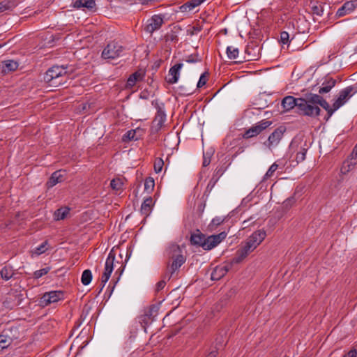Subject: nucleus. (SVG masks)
<instances>
[{
  "instance_id": "nucleus-4",
  "label": "nucleus",
  "mask_w": 357,
  "mask_h": 357,
  "mask_svg": "<svg viewBox=\"0 0 357 357\" xmlns=\"http://www.w3.org/2000/svg\"><path fill=\"white\" fill-rule=\"evenodd\" d=\"M169 255L172 259V262L170 265V271L171 273L173 274L185 263L186 259L183 255L180 247L175 244L169 246Z\"/></svg>"
},
{
  "instance_id": "nucleus-42",
  "label": "nucleus",
  "mask_w": 357,
  "mask_h": 357,
  "mask_svg": "<svg viewBox=\"0 0 357 357\" xmlns=\"http://www.w3.org/2000/svg\"><path fill=\"white\" fill-rule=\"evenodd\" d=\"M50 271L49 268H44L40 270H38L33 273V277L36 279L41 278L42 276L46 275Z\"/></svg>"
},
{
  "instance_id": "nucleus-14",
  "label": "nucleus",
  "mask_w": 357,
  "mask_h": 357,
  "mask_svg": "<svg viewBox=\"0 0 357 357\" xmlns=\"http://www.w3.org/2000/svg\"><path fill=\"white\" fill-rule=\"evenodd\" d=\"M166 120V115L162 110L158 111L151 125V129L153 132H158L163 126Z\"/></svg>"
},
{
  "instance_id": "nucleus-51",
  "label": "nucleus",
  "mask_w": 357,
  "mask_h": 357,
  "mask_svg": "<svg viewBox=\"0 0 357 357\" xmlns=\"http://www.w3.org/2000/svg\"><path fill=\"white\" fill-rule=\"evenodd\" d=\"M190 2L192 4L194 8L200 5L197 0H190Z\"/></svg>"
},
{
  "instance_id": "nucleus-24",
  "label": "nucleus",
  "mask_w": 357,
  "mask_h": 357,
  "mask_svg": "<svg viewBox=\"0 0 357 357\" xmlns=\"http://www.w3.org/2000/svg\"><path fill=\"white\" fill-rule=\"evenodd\" d=\"M144 73L142 72H135L132 74L127 81V87L132 88L137 82L142 80L144 77Z\"/></svg>"
},
{
  "instance_id": "nucleus-30",
  "label": "nucleus",
  "mask_w": 357,
  "mask_h": 357,
  "mask_svg": "<svg viewBox=\"0 0 357 357\" xmlns=\"http://www.w3.org/2000/svg\"><path fill=\"white\" fill-rule=\"evenodd\" d=\"M1 278L5 280H10L14 275V271L10 266H5L0 272Z\"/></svg>"
},
{
  "instance_id": "nucleus-13",
  "label": "nucleus",
  "mask_w": 357,
  "mask_h": 357,
  "mask_svg": "<svg viewBox=\"0 0 357 357\" xmlns=\"http://www.w3.org/2000/svg\"><path fill=\"white\" fill-rule=\"evenodd\" d=\"M183 66V63H176L169 69L168 75L166 77V81L169 84H173L178 81L180 70H181Z\"/></svg>"
},
{
  "instance_id": "nucleus-15",
  "label": "nucleus",
  "mask_w": 357,
  "mask_h": 357,
  "mask_svg": "<svg viewBox=\"0 0 357 357\" xmlns=\"http://www.w3.org/2000/svg\"><path fill=\"white\" fill-rule=\"evenodd\" d=\"M311 101L314 102L317 106L320 105L325 109L328 112V118L331 117L333 112L337 110L335 109L333 106L331 107L329 104L319 95L315 94V96H312Z\"/></svg>"
},
{
  "instance_id": "nucleus-49",
  "label": "nucleus",
  "mask_w": 357,
  "mask_h": 357,
  "mask_svg": "<svg viewBox=\"0 0 357 357\" xmlns=\"http://www.w3.org/2000/svg\"><path fill=\"white\" fill-rule=\"evenodd\" d=\"M351 159L355 160V162H357V147L356 146L351 155Z\"/></svg>"
},
{
  "instance_id": "nucleus-5",
  "label": "nucleus",
  "mask_w": 357,
  "mask_h": 357,
  "mask_svg": "<svg viewBox=\"0 0 357 357\" xmlns=\"http://www.w3.org/2000/svg\"><path fill=\"white\" fill-rule=\"evenodd\" d=\"M357 93V85L347 86L341 90L333 102L335 109H338L344 105L354 94Z\"/></svg>"
},
{
  "instance_id": "nucleus-18",
  "label": "nucleus",
  "mask_w": 357,
  "mask_h": 357,
  "mask_svg": "<svg viewBox=\"0 0 357 357\" xmlns=\"http://www.w3.org/2000/svg\"><path fill=\"white\" fill-rule=\"evenodd\" d=\"M247 59L249 61H255L260 57V47L255 46H248L245 50Z\"/></svg>"
},
{
  "instance_id": "nucleus-16",
  "label": "nucleus",
  "mask_w": 357,
  "mask_h": 357,
  "mask_svg": "<svg viewBox=\"0 0 357 357\" xmlns=\"http://www.w3.org/2000/svg\"><path fill=\"white\" fill-rule=\"evenodd\" d=\"M228 267L226 265L217 266L213 270L211 278L212 280H219L224 277L228 272Z\"/></svg>"
},
{
  "instance_id": "nucleus-20",
  "label": "nucleus",
  "mask_w": 357,
  "mask_h": 357,
  "mask_svg": "<svg viewBox=\"0 0 357 357\" xmlns=\"http://www.w3.org/2000/svg\"><path fill=\"white\" fill-rule=\"evenodd\" d=\"M154 202L151 197H148L146 199H144L143 203L141 206V213L144 215L145 216H148L151 211L152 208L153 206Z\"/></svg>"
},
{
  "instance_id": "nucleus-52",
  "label": "nucleus",
  "mask_w": 357,
  "mask_h": 357,
  "mask_svg": "<svg viewBox=\"0 0 357 357\" xmlns=\"http://www.w3.org/2000/svg\"><path fill=\"white\" fill-rule=\"evenodd\" d=\"M190 2L192 4L194 8L200 5L197 0H190Z\"/></svg>"
},
{
  "instance_id": "nucleus-32",
  "label": "nucleus",
  "mask_w": 357,
  "mask_h": 357,
  "mask_svg": "<svg viewBox=\"0 0 357 357\" xmlns=\"http://www.w3.org/2000/svg\"><path fill=\"white\" fill-rule=\"evenodd\" d=\"M239 51L237 47L234 46H228L227 47V55L228 59L233 60L237 59L238 56Z\"/></svg>"
},
{
  "instance_id": "nucleus-38",
  "label": "nucleus",
  "mask_w": 357,
  "mask_h": 357,
  "mask_svg": "<svg viewBox=\"0 0 357 357\" xmlns=\"http://www.w3.org/2000/svg\"><path fill=\"white\" fill-rule=\"evenodd\" d=\"M278 167V165L276 164V162H274L271 165L266 173L265 174L264 176V180H268V178H271L275 172L277 170Z\"/></svg>"
},
{
  "instance_id": "nucleus-29",
  "label": "nucleus",
  "mask_w": 357,
  "mask_h": 357,
  "mask_svg": "<svg viewBox=\"0 0 357 357\" xmlns=\"http://www.w3.org/2000/svg\"><path fill=\"white\" fill-rule=\"evenodd\" d=\"M225 218L223 217H215L214 218L210 224L208 225L207 229L208 231L212 232L215 231L217 227L220 225L225 221Z\"/></svg>"
},
{
  "instance_id": "nucleus-44",
  "label": "nucleus",
  "mask_w": 357,
  "mask_h": 357,
  "mask_svg": "<svg viewBox=\"0 0 357 357\" xmlns=\"http://www.w3.org/2000/svg\"><path fill=\"white\" fill-rule=\"evenodd\" d=\"M289 35L287 31H282L280 33V42L283 44H288L289 41Z\"/></svg>"
},
{
  "instance_id": "nucleus-37",
  "label": "nucleus",
  "mask_w": 357,
  "mask_h": 357,
  "mask_svg": "<svg viewBox=\"0 0 357 357\" xmlns=\"http://www.w3.org/2000/svg\"><path fill=\"white\" fill-rule=\"evenodd\" d=\"M155 186V181L152 177H148L144 181V190L148 192L153 191Z\"/></svg>"
},
{
  "instance_id": "nucleus-1",
  "label": "nucleus",
  "mask_w": 357,
  "mask_h": 357,
  "mask_svg": "<svg viewBox=\"0 0 357 357\" xmlns=\"http://www.w3.org/2000/svg\"><path fill=\"white\" fill-rule=\"evenodd\" d=\"M266 234L264 230L253 232L243 243L241 248L236 252L233 262H241L250 253L253 252L264 240Z\"/></svg>"
},
{
  "instance_id": "nucleus-53",
  "label": "nucleus",
  "mask_w": 357,
  "mask_h": 357,
  "mask_svg": "<svg viewBox=\"0 0 357 357\" xmlns=\"http://www.w3.org/2000/svg\"><path fill=\"white\" fill-rule=\"evenodd\" d=\"M217 351H212L208 354V355L206 357H216Z\"/></svg>"
},
{
  "instance_id": "nucleus-54",
  "label": "nucleus",
  "mask_w": 357,
  "mask_h": 357,
  "mask_svg": "<svg viewBox=\"0 0 357 357\" xmlns=\"http://www.w3.org/2000/svg\"><path fill=\"white\" fill-rule=\"evenodd\" d=\"M146 319H149V314H144V316L143 317L142 321H145L146 320Z\"/></svg>"
},
{
  "instance_id": "nucleus-3",
  "label": "nucleus",
  "mask_w": 357,
  "mask_h": 357,
  "mask_svg": "<svg viewBox=\"0 0 357 357\" xmlns=\"http://www.w3.org/2000/svg\"><path fill=\"white\" fill-rule=\"evenodd\" d=\"M66 70L62 66H53L44 75V80L51 86H58L63 84Z\"/></svg>"
},
{
  "instance_id": "nucleus-8",
  "label": "nucleus",
  "mask_w": 357,
  "mask_h": 357,
  "mask_svg": "<svg viewBox=\"0 0 357 357\" xmlns=\"http://www.w3.org/2000/svg\"><path fill=\"white\" fill-rule=\"evenodd\" d=\"M271 124L272 122L271 121L262 120L247 130L243 134V137L245 139H248L257 136Z\"/></svg>"
},
{
  "instance_id": "nucleus-56",
  "label": "nucleus",
  "mask_w": 357,
  "mask_h": 357,
  "mask_svg": "<svg viewBox=\"0 0 357 357\" xmlns=\"http://www.w3.org/2000/svg\"><path fill=\"white\" fill-rule=\"evenodd\" d=\"M197 1H198V2L199 3L200 5L204 3L203 0H197Z\"/></svg>"
},
{
  "instance_id": "nucleus-47",
  "label": "nucleus",
  "mask_w": 357,
  "mask_h": 357,
  "mask_svg": "<svg viewBox=\"0 0 357 357\" xmlns=\"http://www.w3.org/2000/svg\"><path fill=\"white\" fill-rule=\"evenodd\" d=\"M188 63H196L200 61L197 55H190L186 59Z\"/></svg>"
},
{
  "instance_id": "nucleus-22",
  "label": "nucleus",
  "mask_w": 357,
  "mask_h": 357,
  "mask_svg": "<svg viewBox=\"0 0 357 357\" xmlns=\"http://www.w3.org/2000/svg\"><path fill=\"white\" fill-rule=\"evenodd\" d=\"M96 6L94 0H76L73 6L76 8H87L89 10L93 9Z\"/></svg>"
},
{
  "instance_id": "nucleus-17",
  "label": "nucleus",
  "mask_w": 357,
  "mask_h": 357,
  "mask_svg": "<svg viewBox=\"0 0 357 357\" xmlns=\"http://www.w3.org/2000/svg\"><path fill=\"white\" fill-rule=\"evenodd\" d=\"M64 176H65L64 171L59 170V171L54 172L52 174L49 181L47 183L48 187L52 188V187L54 186L56 184L61 183V181H63Z\"/></svg>"
},
{
  "instance_id": "nucleus-33",
  "label": "nucleus",
  "mask_w": 357,
  "mask_h": 357,
  "mask_svg": "<svg viewBox=\"0 0 357 357\" xmlns=\"http://www.w3.org/2000/svg\"><path fill=\"white\" fill-rule=\"evenodd\" d=\"M48 242L47 241H44L41 245L34 248L32 251V255L39 256L41 254L44 253L47 250Z\"/></svg>"
},
{
  "instance_id": "nucleus-12",
  "label": "nucleus",
  "mask_w": 357,
  "mask_h": 357,
  "mask_svg": "<svg viewBox=\"0 0 357 357\" xmlns=\"http://www.w3.org/2000/svg\"><path fill=\"white\" fill-rule=\"evenodd\" d=\"M164 22L163 17L160 15H155L149 19L146 22L145 30L146 32L152 33L158 30Z\"/></svg>"
},
{
  "instance_id": "nucleus-7",
  "label": "nucleus",
  "mask_w": 357,
  "mask_h": 357,
  "mask_svg": "<svg viewBox=\"0 0 357 357\" xmlns=\"http://www.w3.org/2000/svg\"><path fill=\"white\" fill-rule=\"evenodd\" d=\"M114 254L112 251H111L107 258L106 259L104 271L101 276L100 279V284L102 286L101 289L105 287L107 281L109 280L111 274L114 270Z\"/></svg>"
},
{
  "instance_id": "nucleus-23",
  "label": "nucleus",
  "mask_w": 357,
  "mask_h": 357,
  "mask_svg": "<svg viewBox=\"0 0 357 357\" xmlns=\"http://www.w3.org/2000/svg\"><path fill=\"white\" fill-rule=\"evenodd\" d=\"M18 68V63L13 60H7L2 63V71L8 73L15 70Z\"/></svg>"
},
{
  "instance_id": "nucleus-21",
  "label": "nucleus",
  "mask_w": 357,
  "mask_h": 357,
  "mask_svg": "<svg viewBox=\"0 0 357 357\" xmlns=\"http://www.w3.org/2000/svg\"><path fill=\"white\" fill-rule=\"evenodd\" d=\"M355 9L354 3L352 1H347L343 4L337 11V15L339 17L344 16L351 13Z\"/></svg>"
},
{
  "instance_id": "nucleus-26",
  "label": "nucleus",
  "mask_w": 357,
  "mask_h": 357,
  "mask_svg": "<svg viewBox=\"0 0 357 357\" xmlns=\"http://www.w3.org/2000/svg\"><path fill=\"white\" fill-rule=\"evenodd\" d=\"M124 181V178L116 177L111 181L110 186L114 190L119 192L123 189Z\"/></svg>"
},
{
  "instance_id": "nucleus-35",
  "label": "nucleus",
  "mask_w": 357,
  "mask_h": 357,
  "mask_svg": "<svg viewBox=\"0 0 357 357\" xmlns=\"http://www.w3.org/2000/svg\"><path fill=\"white\" fill-rule=\"evenodd\" d=\"M12 342V339L7 335H0V349L7 348Z\"/></svg>"
},
{
  "instance_id": "nucleus-48",
  "label": "nucleus",
  "mask_w": 357,
  "mask_h": 357,
  "mask_svg": "<svg viewBox=\"0 0 357 357\" xmlns=\"http://www.w3.org/2000/svg\"><path fill=\"white\" fill-rule=\"evenodd\" d=\"M342 357H357V351L355 349H351Z\"/></svg>"
},
{
  "instance_id": "nucleus-9",
  "label": "nucleus",
  "mask_w": 357,
  "mask_h": 357,
  "mask_svg": "<svg viewBox=\"0 0 357 357\" xmlns=\"http://www.w3.org/2000/svg\"><path fill=\"white\" fill-rule=\"evenodd\" d=\"M284 129L282 127L278 128L269 135L268 139L264 143L269 150L275 148L280 142Z\"/></svg>"
},
{
  "instance_id": "nucleus-31",
  "label": "nucleus",
  "mask_w": 357,
  "mask_h": 357,
  "mask_svg": "<svg viewBox=\"0 0 357 357\" xmlns=\"http://www.w3.org/2000/svg\"><path fill=\"white\" fill-rule=\"evenodd\" d=\"M69 213V208L67 207L60 208L54 212V219L56 220H63Z\"/></svg>"
},
{
  "instance_id": "nucleus-36",
  "label": "nucleus",
  "mask_w": 357,
  "mask_h": 357,
  "mask_svg": "<svg viewBox=\"0 0 357 357\" xmlns=\"http://www.w3.org/2000/svg\"><path fill=\"white\" fill-rule=\"evenodd\" d=\"M204 239V236L201 234H192L190 238L192 244L201 245L202 248Z\"/></svg>"
},
{
  "instance_id": "nucleus-40",
  "label": "nucleus",
  "mask_w": 357,
  "mask_h": 357,
  "mask_svg": "<svg viewBox=\"0 0 357 357\" xmlns=\"http://www.w3.org/2000/svg\"><path fill=\"white\" fill-rule=\"evenodd\" d=\"M307 149L305 148L301 147L300 151H298L296 155V160L297 162H303L305 159Z\"/></svg>"
},
{
  "instance_id": "nucleus-27",
  "label": "nucleus",
  "mask_w": 357,
  "mask_h": 357,
  "mask_svg": "<svg viewBox=\"0 0 357 357\" xmlns=\"http://www.w3.org/2000/svg\"><path fill=\"white\" fill-rule=\"evenodd\" d=\"M357 162H355V160L349 158L344 162L341 169L340 172L343 174H346L348 172H349L356 165Z\"/></svg>"
},
{
  "instance_id": "nucleus-11",
  "label": "nucleus",
  "mask_w": 357,
  "mask_h": 357,
  "mask_svg": "<svg viewBox=\"0 0 357 357\" xmlns=\"http://www.w3.org/2000/svg\"><path fill=\"white\" fill-rule=\"evenodd\" d=\"M63 292L62 291H52L46 292L41 298V303L45 305L58 302L63 299Z\"/></svg>"
},
{
  "instance_id": "nucleus-10",
  "label": "nucleus",
  "mask_w": 357,
  "mask_h": 357,
  "mask_svg": "<svg viewBox=\"0 0 357 357\" xmlns=\"http://www.w3.org/2000/svg\"><path fill=\"white\" fill-rule=\"evenodd\" d=\"M226 236L227 234L225 231L208 236L204 241L203 248L208 250L213 249L222 242Z\"/></svg>"
},
{
  "instance_id": "nucleus-39",
  "label": "nucleus",
  "mask_w": 357,
  "mask_h": 357,
  "mask_svg": "<svg viewBox=\"0 0 357 357\" xmlns=\"http://www.w3.org/2000/svg\"><path fill=\"white\" fill-rule=\"evenodd\" d=\"M164 161L162 158H158L155 160L153 167L155 173H160L162 171Z\"/></svg>"
},
{
  "instance_id": "nucleus-6",
  "label": "nucleus",
  "mask_w": 357,
  "mask_h": 357,
  "mask_svg": "<svg viewBox=\"0 0 357 357\" xmlns=\"http://www.w3.org/2000/svg\"><path fill=\"white\" fill-rule=\"evenodd\" d=\"M123 47L116 42L109 43L103 50L102 56L105 59H114L123 52Z\"/></svg>"
},
{
  "instance_id": "nucleus-41",
  "label": "nucleus",
  "mask_w": 357,
  "mask_h": 357,
  "mask_svg": "<svg viewBox=\"0 0 357 357\" xmlns=\"http://www.w3.org/2000/svg\"><path fill=\"white\" fill-rule=\"evenodd\" d=\"M194 9V7L192 4L191 3L190 1H188L185 3L183 4L179 7V10L182 13H187L192 10Z\"/></svg>"
},
{
  "instance_id": "nucleus-59",
  "label": "nucleus",
  "mask_w": 357,
  "mask_h": 357,
  "mask_svg": "<svg viewBox=\"0 0 357 357\" xmlns=\"http://www.w3.org/2000/svg\"><path fill=\"white\" fill-rule=\"evenodd\" d=\"M356 51H357V46H356Z\"/></svg>"
},
{
  "instance_id": "nucleus-50",
  "label": "nucleus",
  "mask_w": 357,
  "mask_h": 357,
  "mask_svg": "<svg viewBox=\"0 0 357 357\" xmlns=\"http://www.w3.org/2000/svg\"><path fill=\"white\" fill-rule=\"evenodd\" d=\"M165 286V281H160L157 283L156 284V289L158 291L163 289Z\"/></svg>"
},
{
  "instance_id": "nucleus-57",
  "label": "nucleus",
  "mask_w": 357,
  "mask_h": 357,
  "mask_svg": "<svg viewBox=\"0 0 357 357\" xmlns=\"http://www.w3.org/2000/svg\"><path fill=\"white\" fill-rule=\"evenodd\" d=\"M317 7H315V8H314V10H315V9H317ZM314 12H315L317 14H318V15H321L318 11H315V10H314Z\"/></svg>"
},
{
  "instance_id": "nucleus-28",
  "label": "nucleus",
  "mask_w": 357,
  "mask_h": 357,
  "mask_svg": "<svg viewBox=\"0 0 357 357\" xmlns=\"http://www.w3.org/2000/svg\"><path fill=\"white\" fill-rule=\"evenodd\" d=\"M140 132L139 129L137 130H128L123 136V141L127 142L130 140H138L139 138V135H137V134Z\"/></svg>"
},
{
  "instance_id": "nucleus-55",
  "label": "nucleus",
  "mask_w": 357,
  "mask_h": 357,
  "mask_svg": "<svg viewBox=\"0 0 357 357\" xmlns=\"http://www.w3.org/2000/svg\"><path fill=\"white\" fill-rule=\"evenodd\" d=\"M235 292H236L235 289H231L230 290L231 295L235 294Z\"/></svg>"
},
{
  "instance_id": "nucleus-43",
  "label": "nucleus",
  "mask_w": 357,
  "mask_h": 357,
  "mask_svg": "<svg viewBox=\"0 0 357 357\" xmlns=\"http://www.w3.org/2000/svg\"><path fill=\"white\" fill-rule=\"evenodd\" d=\"M206 81H207V76H206V73H204L202 74V75L199 77V79L197 84V88H201V87L204 86L206 84Z\"/></svg>"
},
{
  "instance_id": "nucleus-58",
  "label": "nucleus",
  "mask_w": 357,
  "mask_h": 357,
  "mask_svg": "<svg viewBox=\"0 0 357 357\" xmlns=\"http://www.w3.org/2000/svg\"><path fill=\"white\" fill-rule=\"evenodd\" d=\"M291 148H293V147H294V144H293V143L291 144Z\"/></svg>"
},
{
  "instance_id": "nucleus-25",
  "label": "nucleus",
  "mask_w": 357,
  "mask_h": 357,
  "mask_svg": "<svg viewBox=\"0 0 357 357\" xmlns=\"http://www.w3.org/2000/svg\"><path fill=\"white\" fill-rule=\"evenodd\" d=\"M335 80H334L332 78H330V79H327L326 81H325L322 84V86L320 87V89L319 90V93L321 94L328 93L331 90V89L333 87L335 86Z\"/></svg>"
},
{
  "instance_id": "nucleus-19",
  "label": "nucleus",
  "mask_w": 357,
  "mask_h": 357,
  "mask_svg": "<svg viewBox=\"0 0 357 357\" xmlns=\"http://www.w3.org/2000/svg\"><path fill=\"white\" fill-rule=\"evenodd\" d=\"M298 98H295L293 96H286L282 101V105L286 111L293 109L294 107H298Z\"/></svg>"
},
{
  "instance_id": "nucleus-2",
  "label": "nucleus",
  "mask_w": 357,
  "mask_h": 357,
  "mask_svg": "<svg viewBox=\"0 0 357 357\" xmlns=\"http://www.w3.org/2000/svg\"><path fill=\"white\" fill-rule=\"evenodd\" d=\"M312 96H315V94L307 93L304 98H298V109L300 113L303 115L317 116L319 115L320 108L314 102L311 101Z\"/></svg>"
},
{
  "instance_id": "nucleus-45",
  "label": "nucleus",
  "mask_w": 357,
  "mask_h": 357,
  "mask_svg": "<svg viewBox=\"0 0 357 357\" xmlns=\"http://www.w3.org/2000/svg\"><path fill=\"white\" fill-rule=\"evenodd\" d=\"M10 3L8 1H3L0 3V13H3L10 8Z\"/></svg>"
},
{
  "instance_id": "nucleus-46",
  "label": "nucleus",
  "mask_w": 357,
  "mask_h": 357,
  "mask_svg": "<svg viewBox=\"0 0 357 357\" xmlns=\"http://www.w3.org/2000/svg\"><path fill=\"white\" fill-rule=\"evenodd\" d=\"M211 162V154L206 153L204 154L203 166L207 167Z\"/></svg>"
},
{
  "instance_id": "nucleus-34",
  "label": "nucleus",
  "mask_w": 357,
  "mask_h": 357,
  "mask_svg": "<svg viewBox=\"0 0 357 357\" xmlns=\"http://www.w3.org/2000/svg\"><path fill=\"white\" fill-rule=\"evenodd\" d=\"M92 273L89 269L84 270L82 274L81 281L84 285H88L91 282Z\"/></svg>"
}]
</instances>
